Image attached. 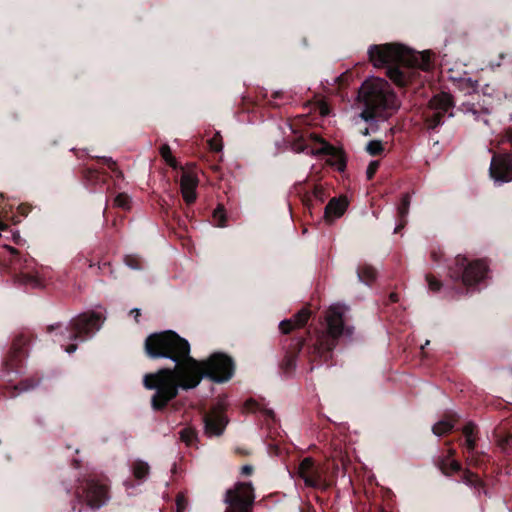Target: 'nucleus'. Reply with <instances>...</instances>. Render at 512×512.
<instances>
[{"label": "nucleus", "mask_w": 512, "mask_h": 512, "mask_svg": "<svg viewBox=\"0 0 512 512\" xmlns=\"http://www.w3.org/2000/svg\"><path fill=\"white\" fill-rule=\"evenodd\" d=\"M144 347L151 359L164 358L174 363L173 368L159 369L144 376L145 388L155 390L151 406L156 411L164 409L180 390L196 388L203 378L224 383L234 375L235 366L231 357L216 352L207 360L198 361L190 356L189 342L172 330L149 335Z\"/></svg>", "instance_id": "nucleus-1"}, {"label": "nucleus", "mask_w": 512, "mask_h": 512, "mask_svg": "<svg viewBox=\"0 0 512 512\" xmlns=\"http://www.w3.org/2000/svg\"><path fill=\"white\" fill-rule=\"evenodd\" d=\"M368 56L375 67H386L387 76L397 85L405 86L432 65L429 51L418 52L401 44L371 45Z\"/></svg>", "instance_id": "nucleus-2"}, {"label": "nucleus", "mask_w": 512, "mask_h": 512, "mask_svg": "<svg viewBox=\"0 0 512 512\" xmlns=\"http://www.w3.org/2000/svg\"><path fill=\"white\" fill-rule=\"evenodd\" d=\"M364 109L360 118L370 124L362 131L364 136L378 130V123L385 121L399 108L397 96L389 83L382 78H372L365 81L359 90Z\"/></svg>", "instance_id": "nucleus-3"}, {"label": "nucleus", "mask_w": 512, "mask_h": 512, "mask_svg": "<svg viewBox=\"0 0 512 512\" xmlns=\"http://www.w3.org/2000/svg\"><path fill=\"white\" fill-rule=\"evenodd\" d=\"M104 318L98 312H86L72 318L67 324L55 323L48 327L53 342L59 344L67 354L77 350L78 342L92 338L102 327Z\"/></svg>", "instance_id": "nucleus-4"}, {"label": "nucleus", "mask_w": 512, "mask_h": 512, "mask_svg": "<svg viewBox=\"0 0 512 512\" xmlns=\"http://www.w3.org/2000/svg\"><path fill=\"white\" fill-rule=\"evenodd\" d=\"M349 307L343 303L331 304L326 312V330L319 336L315 352L321 359L327 361L337 345L338 338L345 335L351 339L353 327L346 325L345 317Z\"/></svg>", "instance_id": "nucleus-5"}, {"label": "nucleus", "mask_w": 512, "mask_h": 512, "mask_svg": "<svg viewBox=\"0 0 512 512\" xmlns=\"http://www.w3.org/2000/svg\"><path fill=\"white\" fill-rule=\"evenodd\" d=\"M454 116L452 95L442 92L433 96L423 111L425 127L428 132H437L447 119Z\"/></svg>", "instance_id": "nucleus-6"}, {"label": "nucleus", "mask_w": 512, "mask_h": 512, "mask_svg": "<svg viewBox=\"0 0 512 512\" xmlns=\"http://www.w3.org/2000/svg\"><path fill=\"white\" fill-rule=\"evenodd\" d=\"M488 266L482 260L468 262L463 256L455 258V264L450 268V276L454 280H461L468 287L480 284L487 277Z\"/></svg>", "instance_id": "nucleus-7"}, {"label": "nucleus", "mask_w": 512, "mask_h": 512, "mask_svg": "<svg viewBox=\"0 0 512 512\" xmlns=\"http://www.w3.org/2000/svg\"><path fill=\"white\" fill-rule=\"evenodd\" d=\"M255 500L251 482H238L225 493L224 502L229 507L225 512H252L248 510Z\"/></svg>", "instance_id": "nucleus-8"}, {"label": "nucleus", "mask_w": 512, "mask_h": 512, "mask_svg": "<svg viewBox=\"0 0 512 512\" xmlns=\"http://www.w3.org/2000/svg\"><path fill=\"white\" fill-rule=\"evenodd\" d=\"M489 172L496 185L512 181V154L494 155L491 159Z\"/></svg>", "instance_id": "nucleus-9"}, {"label": "nucleus", "mask_w": 512, "mask_h": 512, "mask_svg": "<svg viewBox=\"0 0 512 512\" xmlns=\"http://www.w3.org/2000/svg\"><path fill=\"white\" fill-rule=\"evenodd\" d=\"M81 497L84 498L87 506L91 509L103 507L109 499L107 487L94 480L86 482L85 486L82 488Z\"/></svg>", "instance_id": "nucleus-10"}, {"label": "nucleus", "mask_w": 512, "mask_h": 512, "mask_svg": "<svg viewBox=\"0 0 512 512\" xmlns=\"http://www.w3.org/2000/svg\"><path fill=\"white\" fill-rule=\"evenodd\" d=\"M203 422L205 435L216 437L224 432L228 420L222 412L214 410L204 416Z\"/></svg>", "instance_id": "nucleus-11"}, {"label": "nucleus", "mask_w": 512, "mask_h": 512, "mask_svg": "<svg viewBox=\"0 0 512 512\" xmlns=\"http://www.w3.org/2000/svg\"><path fill=\"white\" fill-rule=\"evenodd\" d=\"M298 475L308 487L318 488L321 485V471L314 465L312 458H304L298 467Z\"/></svg>", "instance_id": "nucleus-12"}, {"label": "nucleus", "mask_w": 512, "mask_h": 512, "mask_svg": "<svg viewBox=\"0 0 512 512\" xmlns=\"http://www.w3.org/2000/svg\"><path fill=\"white\" fill-rule=\"evenodd\" d=\"M307 153H311L315 156H328L330 158V164L335 166L339 171H343L346 167V163L339 151L324 140H319V146L310 149Z\"/></svg>", "instance_id": "nucleus-13"}, {"label": "nucleus", "mask_w": 512, "mask_h": 512, "mask_svg": "<svg viewBox=\"0 0 512 512\" xmlns=\"http://www.w3.org/2000/svg\"><path fill=\"white\" fill-rule=\"evenodd\" d=\"M459 109L463 114L472 116L475 121L488 124L487 115L492 111V103H485L481 107L475 103H463Z\"/></svg>", "instance_id": "nucleus-14"}, {"label": "nucleus", "mask_w": 512, "mask_h": 512, "mask_svg": "<svg viewBox=\"0 0 512 512\" xmlns=\"http://www.w3.org/2000/svg\"><path fill=\"white\" fill-rule=\"evenodd\" d=\"M198 186V179L195 175L189 172H184L180 179V188L183 199L187 204H191L196 200V188Z\"/></svg>", "instance_id": "nucleus-15"}, {"label": "nucleus", "mask_w": 512, "mask_h": 512, "mask_svg": "<svg viewBox=\"0 0 512 512\" xmlns=\"http://www.w3.org/2000/svg\"><path fill=\"white\" fill-rule=\"evenodd\" d=\"M347 208V201L345 198H332L325 207L324 217L328 222H332L340 218Z\"/></svg>", "instance_id": "nucleus-16"}, {"label": "nucleus", "mask_w": 512, "mask_h": 512, "mask_svg": "<svg viewBox=\"0 0 512 512\" xmlns=\"http://www.w3.org/2000/svg\"><path fill=\"white\" fill-rule=\"evenodd\" d=\"M310 316V312L308 309H301L298 311L292 318L282 320L279 323V328L282 331V333L287 334L292 329L296 327H301L306 324Z\"/></svg>", "instance_id": "nucleus-17"}, {"label": "nucleus", "mask_w": 512, "mask_h": 512, "mask_svg": "<svg viewBox=\"0 0 512 512\" xmlns=\"http://www.w3.org/2000/svg\"><path fill=\"white\" fill-rule=\"evenodd\" d=\"M17 281L20 285L31 288V289H40L45 287L44 279L38 274H29V273H21Z\"/></svg>", "instance_id": "nucleus-18"}, {"label": "nucleus", "mask_w": 512, "mask_h": 512, "mask_svg": "<svg viewBox=\"0 0 512 512\" xmlns=\"http://www.w3.org/2000/svg\"><path fill=\"white\" fill-rule=\"evenodd\" d=\"M130 470L133 476L139 481L138 485H140L147 479L150 467L147 462L136 459L130 464Z\"/></svg>", "instance_id": "nucleus-19"}, {"label": "nucleus", "mask_w": 512, "mask_h": 512, "mask_svg": "<svg viewBox=\"0 0 512 512\" xmlns=\"http://www.w3.org/2000/svg\"><path fill=\"white\" fill-rule=\"evenodd\" d=\"M410 206V196L408 194H403L401 197V201L399 206L397 207L399 224L395 227L394 233H397L400 228L404 226L406 223V217L409 213Z\"/></svg>", "instance_id": "nucleus-20"}, {"label": "nucleus", "mask_w": 512, "mask_h": 512, "mask_svg": "<svg viewBox=\"0 0 512 512\" xmlns=\"http://www.w3.org/2000/svg\"><path fill=\"white\" fill-rule=\"evenodd\" d=\"M475 425L473 423H468L463 427V434L465 437V448L467 449L469 454H473L475 449Z\"/></svg>", "instance_id": "nucleus-21"}, {"label": "nucleus", "mask_w": 512, "mask_h": 512, "mask_svg": "<svg viewBox=\"0 0 512 512\" xmlns=\"http://www.w3.org/2000/svg\"><path fill=\"white\" fill-rule=\"evenodd\" d=\"M438 467L445 474L457 472L460 470V463L450 458V456L439 458L437 461Z\"/></svg>", "instance_id": "nucleus-22"}, {"label": "nucleus", "mask_w": 512, "mask_h": 512, "mask_svg": "<svg viewBox=\"0 0 512 512\" xmlns=\"http://www.w3.org/2000/svg\"><path fill=\"white\" fill-rule=\"evenodd\" d=\"M357 277L361 283L370 285L376 278V270L370 266H365L357 271Z\"/></svg>", "instance_id": "nucleus-23"}, {"label": "nucleus", "mask_w": 512, "mask_h": 512, "mask_svg": "<svg viewBox=\"0 0 512 512\" xmlns=\"http://www.w3.org/2000/svg\"><path fill=\"white\" fill-rule=\"evenodd\" d=\"M462 482L469 487H473L478 494L481 493L482 490V481L480 478L470 471H466L462 476Z\"/></svg>", "instance_id": "nucleus-24"}, {"label": "nucleus", "mask_w": 512, "mask_h": 512, "mask_svg": "<svg viewBox=\"0 0 512 512\" xmlns=\"http://www.w3.org/2000/svg\"><path fill=\"white\" fill-rule=\"evenodd\" d=\"M454 427V423L451 420L444 419L435 423L432 427V432L434 435L440 437L448 432H450Z\"/></svg>", "instance_id": "nucleus-25"}, {"label": "nucleus", "mask_w": 512, "mask_h": 512, "mask_svg": "<svg viewBox=\"0 0 512 512\" xmlns=\"http://www.w3.org/2000/svg\"><path fill=\"white\" fill-rule=\"evenodd\" d=\"M180 440L185 443L187 446H193L197 441V434L194 428L185 427L180 432Z\"/></svg>", "instance_id": "nucleus-26"}, {"label": "nucleus", "mask_w": 512, "mask_h": 512, "mask_svg": "<svg viewBox=\"0 0 512 512\" xmlns=\"http://www.w3.org/2000/svg\"><path fill=\"white\" fill-rule=\"evenodd\" d=\"M114 205L123 210H129L131 206V198L126 193H119L114 198Z\"/></svg>", "instance_id": "nucleus-27"}, {"label": "nucleus", "mask_w": 512, "mask_h": 512, "mask_svg": "<svg viewBox=\"0 0 512 512\" xmlns=\"http://www.w3.org/2000/svg\"><path fill=\"white\" fill-rule=\"evenodd\" d=\"M366 151L369 155L376 156L384 151V147L380 140H371L366 145Z\"/></svg>", "instance_id": "nucleus-28"}, {"label": "nucleus", "mask_w": 512, "mask_h": 512, "mask_svg": "<svg viewBox=\"0 0 512 512\" xmlns=\"http://www.w3.org/2000/svg\"><path fill=\"white\" fill-rule=\"evenodd\" d=\"M213 218L216 222V225L218 227H225L226 226V213L222 206H218L214 212H213Z\"/></svg>", "instance_id": "nucleus-29"}, {"label": "nucleus", "mask_w": 512, "mask_h": 512, "mask_svg": "<svg viewBox=\"0 0 512 512\" xmlns=\"http://www.w3.org/2000/svg\"><path fill=\"white\" fill-rule=\"evenodd\" d=\"M481 92L489 99L487 103H492V106L494 105V100L499 99V93L490 84H485L481 88Z\"/></svg>", "instance_id": "nucleus-30"}, {"label": "nucleus", "mask_w": 512, "mask_h": 512, "mask_svg": "<svg viewBox=\"0 0 512 512\" xmlns=\"http://www.w3.org/2000/svg\"><path fill=\"white\" fill-rule=\"evenodd\" d=\"M17 373L18 372L14 370V363L11 360V363H6L4 365V369L0 376L6 379L8 382H13Z\"/></svg>", "instance_id": "nucleus-31"}, {"label": "nucleus", "mask_w": 512, "mask_h": 512, "mask_svg": "<svg viewBox=\"0 0 512 512\" xmlns=\"http://www.w3.org/2000/svg\"><path fill=\"white\" fill-rule=\"evenodd\" d=\"M160 154L164 160L172 167L176 166V161L171 155V149L167 144H164L160 148Z\"/></svg>", "instance_id": "nucleus-32"}, {"label": "nucleus", "mask_w": 512, "mask_h": 512, "mask_svg": "<svg viewBox=\"0 0 512 512\" xmlns=\"http://www.w3.org/2000/svg\"><path fill=\"white\" fill-rule=\"evenodd\" d=\"M96 158L102 159L105 164L112 170L117 177H122V172L118 170L116 162L109 156H96Z\"/></svg>", "instance_id": "nucleus-33"}, {"label": "nucleus", "mask_w": 512, "mask_h": 512, "mask_svg": "<svg viewBox=\"0 0 512 512\" xmlns=\"http://www.w3.org/2000/svg\"><path fill=\"white\" fill-rule=\"evenodd\" d=\"M125 264L133 270H140L142 268L139 260L132 256L125 257Z\"/></svg>", "instance_id": "nucleus-34"}, {"label": "nucleus", "mask_w": 512, "mask_h": 512, "mask_svg": "<svg viewBox=\"0 0 512 512\" xmlns=\"http://www.w3.org/2000/svg\"><path fill=\"white\" fill-rule=\"evenodd\" d=\"M453 80H458V81H463V82H466L467 85L472 88L473 90L476 89L477 87V84H478V81L477 80H473L471 77L467 76V73L465 72L464 73V76L463 77H452Z\"/></svg>", "instance_id": "nucleus-35"}, {"label": "nucleus", "mask_w": 512, "mask_h": 512, "mask_svg": "<svg viewBox=\"0 0 512 512\" xmlns=\"http://www.w3.org/2000/svg\"><path fill=\"white\" fill-rule=\"evenodd\" d=\"M209 146L212 150H214L216 152H219L222 150L223 145H222L219 133H217L213 139L209 140Z\"/></svg>", "instance_id": "nucleus-36"}, {"label": "nucleus", "mask_w": 512, "mask_h": 512, "mask_svg": "<svg viewBox=\"0 0 512 512\" xmlns=\"http://www.w3.org/2000/svg\"><path fill=\"white\" fill-rule=\"evenodd\" d=\"M85 177L86 181L91 185L98 183L99 174L96 170L87 169Z\"/></svg>", "instance_id": "nucleus-37"}, {"label": "nucleus", "mask_w": 512, "mask_h": 512, "mask_svg": "<svg viewBox=\"0 0 512 512\" xmlns=\"http://www.w3.org/2000/svg\"><path fill=\"white\" fill-rule=\"evenodd\" d=\"M378 166H379V162L378 161H371L366 169V176H367V179H371L374 174L376 173L377 169H378Z\"/></svg>", "instance_id": "nucleus-38"}, {"label": "nucleus", "mask_w": 512, "mask_h": 512, "mask_svg": "<svg viewBox=\"0 0 512 512\" xmlns=\"http://www.w3.org/2000/svg\"><path fill=\"white\" fill-rule=\"evenodd\" d=\"M426 280L428 282V287H429L430 290H432V291H439L440 290L441 283L437 279H435V278H433L431 276H427Z\"/></svg>", "instance_id": "nucleus-39"}, {"label": "nucleus", "mask_w": 512, "mask_h": 512, "mask_svg": "<svg viewBox=\"0 0 512 512\" xmlns=\"http://www.w3.org/2000/svg\"><path fill=\"white\" fill-rule=\"evenodd\" d=\"M186 500L183 495H178L176 499V512H184L186 508Z\"/></svg>", "instance_id": "nucleus-40"}, {"label": "nucleus", "mask_w": 512, "mask_h": 512, "mask_svg": "<svg viewBox=\"0 0 512 512\" xmlns=\"http://www.w3.org/2000/svg\"><path fill=\"white\" fill-rule=\"evenodd\" d=\"M246 405H247L248 409H250L252 411L261 410L260 405L258 403H256V401H254V400L247 401Z\"/></svg>", "instance_id": "nucleus-41"}, {"label": "nucleus", "mask_w": 512, "mask_h": 512, "mask_svg": "<svg viewBox=\"0 0 512 512\" xmlns=\"http://www.w3.org/2000/svg\"><path fill=\"white\" fill-rule=\"evenodd\" d=\"M253 471V467L251 465H244L241 469V473L244 475H249Z\"/></svg>", "instance_id": "nucleus-42"}, {"label": "nucleus", "mask_w": 512, "mask_h": 512, "mask_svg": "<svg viewBox=\"0 0 512 512\" xmlns=\"http://www.w3.org/2000/svg\"><path fill=\"white\" fill-rule=\"evenodd\" d=\"M141 310L139 308H133L130 313L134 314L135 320L138 321Z\"/></svg>", "instance_id": "nucleus-43"}, {"label": "nucleus", "mask_w": 512, "mask_h": 512, "mask_svg": "<svg viewBox=\"0 0 512 512\" xmlns=\"http://www.w3.org/2000/svg\"><path fill=\"white\" fill-rule=\"evenodd\" d=\"M124 486L127 491H129L130 489H133L135 487L134 484L129 480L124 481Z\"/></svg>", "instance_id": "nucleus-44"}, {"label": "nucleus", "mask_w": 512, "mask_h": 512, "mask_svg": "<svg viewBox=\"0 0 512 512\" xmlns=\"http://www.w3.org/2000/svg\"><path fill=\"white\" fill-rule=\"evenodd\" d=\"M264 411H265V413H266L269 417L274 418V413H273V411H272V410L265 409Z\"/></svg>", "instance_id": "nucleus-45"}, {"label": "nucleus", "mask_w": 512, "mask_h": 512, "mask_svg": "<svg viewBox=\"0 0 512 512\" xmlns=\"http://www.w3.org/2000/svg\"><path fill=\"white\" fill-rule=\"evenodd\" d=\"M30 388H31V386L23 385V386H21V387H20V391H21V392H22V391H27V390H29Z\"/></svg>", "instance_id": "nucleus-46"}, {"label": "nucleus", "mask_w": 512, "mask_h": 512, "mask_svg": "<svg viewBox=\"0 0 512 512\" xmlns=\"http://www.w3.org/2000/svg\"><path fill=\"white\" fill-rule=\"evenodd\" d=\"M287 366H288V367H292V366H294V363H293V360H292V359H288V361H287Z\"/></svg>", "instance_id": "nucleus-47"}, {"label": "nucleus", "mask_w": 512, "mask_h": 512, "mask_svg": "<svg viewBox=\"0 0 512 512\" xmlns=\"http://www.w3.org/2000/svg\"><path fill=\"white\" fill-rule=\"evenodd\" d=\"M11 253H16V249L10 246H7Z\"/></svg>", "instance_id": "nucleus-48"}, {"label": "nucleus", "mask_w": 512, "mask_h": 512, "mask_svg": "<svg viewBox=\"0 0 512 512\" xmlns=\"http://www.w3.org/2000/svg\"><path fill=\"white\" fill-rule=\"evenodd\" d=\"M429 343H430V341H429V340H427V341L424 343V345H422V346H421V349L423 350L427 345H429Z\"/></svg>", "instance_id": "nucleus-49"}, {"label": "nucleus", "mask_w": 512, "mask_h": 512, "mask_svg": "<svg viewBox=\"0 0 512 512\" xmlns=\"http://www.w3.org/2000/svg\"><path fill=\"white\" fill-rule=\"evenodd\" d=\"M392 301H397V296L395 294H391Z\"/></svg>", "instance_id": "nucleus-50"}, {"label": "nucleus", "mask_w": 512, "mask_h": 512, "mask_svg": "<svg viewBox=\"0 0 512 512\" xmlns=\"http://www.w3.org/2000/svg\"><path fill=\"white\" fill-rule=\"evenodd\" d=\"M295 150H296V151H298V152H299V151H304V149H303V148H295Z\"/></svg>", "instance_id": "nucleus-51"}]
</instances>
